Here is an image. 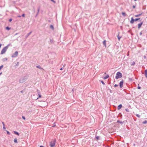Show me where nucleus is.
<instances>
[{
    "mask_svg": "<svg viewBox=\"0 0 147 147\" xmlns=\"http://www.w3.org/2000/svg\"><path fill=\"white\" fill-rule=\"evenodd\" d=\"M36 67L40 69H42V67L40 65H38L36 66Z\"/></svg>",
    "mask_w": 147,
    "mask_h": 147,
    "instance_id": "obj_17",
    "label": "nucleus"
},
{
    "mask_svg": "<svg viewBox=\"0 0 147 147\" xmlns=\"http://www.w3.org/2000/svg\"><path fill=\"white\" fill-rule=\"evenodd\" d=\"M122 14L123 15V16L124 17H125L126 16V14L125 12H122Z\"/></svg>",
    "mask_w": 147,
    "mask_h": 147,
    "instance_id": "obj_16",
    "label": "nucleus"
},
{
    "mask_svg": "<svg viewBox=\"0 0 147 147\" xmlns=\"http://www.w3.org/2000/svg\"><path fill=\"white\" fill-rule=\"evenodd\" d=\"M72 92H74V89H72Z\"/></svg>",
    "mask_w": 147,
    "mask_h": 147,
    "instance_id": "obj_44",
    "label": "nucleus"
},
{
    "mask_svg": "<svg viewBox=\"0 0 147 147\" xmlns=\"http://www.w3.org/2000/svg\"><path fill=\"white\" fill-rule=\"evenodd\" d=\"M12 20V19L11 18L9 20V22H11Z\"/></svg>",
    "mask_w": 147,
    "mask_h": 147,
    "instance_id": "obj_34",
    "label": "nucleus"
},
{
    "mask_svg": "<svg viewBox=\"0 0 147 147\" xmlns=\"http://www.w3.org/2000/svg\"><path fill=\"white\" fill-rule=\"evenodd\" d=\"M6 28L7 30H9L10 29V28H9L8 27H7Z\"/></svg>",
    "mask_w": 147,
    "mask_h": 147,
    "instance_id": "obj_24",
    "label": "nucleus"
},
{
    "mask_svg": "<svg viewBox=\"0 0 147 147\" xmlns=\"http://www.w3.org/2000/svg\"><path fill=\"white\" fill-rule=\"evenodd\" d=\"M134 22V19L132 18L131 19V20L130 21V22L131 24H133Z\"/></svg>",
    "mask_w": 147,
    "mask_h": 147,
    "instance_id": "obj_8",
    "label": "nucleus"
},
{
    "mask_svg": "<svg viewBox=\"0 0 147 147\" xmlns=\"http://www.w3.org/2000/svg\"><path fill=\"white\" fill-rule=\"evenodd\" d=\"M129 55V52H128V53L127 54V56H128V55Z\"/></svg>",
    "mask_w": 147,
    "mask_h": 147,
    "instance_id": "obj_49",
    "label": "nucleus"
},
{
    "mask_svg": "<svg viewBox=\"0 0 147 147\" xmlns=\"http://www.w3.org/2000/svg\"><path fill=\"white\" fill-rule=\"evenodd\" d=\"M50 27L52 30H54V28L53 26L52 25H51L50 26Z\"/></svg>",
    "mask_w": 147,
    "mask_h": 147,
    "instance_id": "obj_20",
    "label": "nucleus"
},
{
    "mask_svg": "<svg viewBox=\"0 0 147 147\" xmlns=\"http://www.w3.org/2000/svg\"><path fill=\"white\" fill-rule=\"evenodd\" d=\"M24 92V91L23 90H22L21 91H20V92L22 93Z\"/></svg>",
    "mask_w": 147,
    "mask_h": 147,
    "instance_id": "obj_41",
    "label": "nucleus"
},
{
    "mask_svg": "<svg viewBox=\"0 0 147 147\" xmlns=\"http://www.w3.org/2000/svg\"><path fill=\"white\" fill-rule=\"evenodd\" d=\"M22 118L23 119H24V120H25V119H26L25 117L24 116H22Z\"/></svg>",
    "mask_w": 147,
    "mask_h": 147,
    "instance_id": "obj_29",
    "label": "nucleus"
},
{
    "mask_svg": "<svg viewBox=\"0 0 147 147\" xmlns=\"http://www.w3.org/2000/svg\"><path fill=\"white\" fill-rule=\"evenodd\" d=\"M40 147H44V146H40Z\"/></svg>",
    "mask_w": 147,
    "mask_h": 147,
    "instance_id": "obj_51",
    "label": "nucleus"
},
{
    "mask_svg": "<svg viewBox=\"0 0 147 147\" xmlns=\"http://www.w3.org/2000/svg\"><path fill=\"white\" fill-rule=\"evenodd\" d=\"M14 133L15 134L17 135L18 136L19 135V134L18 132L16 131H14Z\"/></svg>",
    "mask_w": 147,
    "mask_h": 147,
    "instance_id": "obj_19",
    "label": "nucleus"
},
{
    "mask_svg": "<svg viewBox=\"0 0 147 147\" xmlns=\"http://www.w3.org/2000/svg\"><path fill=\"white\" fill-rule=\"evenodd\" d=\"M38 97L39 98H41V95L40 94V92H38Z\"/></svg>",
    "mask_w": 147,
    "mask_h": 147,
    "instance_id": "obj_13",
    "label": "nucleus"
},
{
    "mask_svg": "<svg viewBox=\"0 0 147 147\" xmlns=\"http://www.w3.org/2000/svg\"><path fill=\"white\" fill-rule=\"evenodd\" d=\"M109 75H106L105 77H104L103 78L104 79H106L107 78H108L109 77Z\"/></svg>",
    "mask_w": 147,
    "mask_h": 147,
    "instance_id": "obj_12",
    "label": "nucleus"
},
{
    "mask_svg": "<svg viewBox=\"0 0 147 147\" xmlns=\"http://www.w3.org/2000/svg\"><path fill=\"white\" fill-rule=\"evenodd\" d=\"M140 18H136L135 19H134V21H135V22L136 21H137L140 20Z\"/></svg>",
    "mask_w": 147,
    "mask_h": 147,
    "instance_id": "obj_21",
    "label": "nucleus"
},
{
    "mask_svg": "<svg viewBox=\"0 0 147 147\" xmlns=\"http://www.w3.org/2000/svg\"><path fill=\"white\" fill-rule=\"evenodd\" d=\"M146 77L147 78V75H145Z\"/></svg>",
    "mask_w": 147,
    "mask_h": 147,
    "instance_id": "obj_54",
    "label": "nucleus"
},
{
    "mask_svg": "<svg viewBox=\"0 0 147 147\" xmlns=\"http://www.w3.org/2000/svg\"><path fill=\"white\" fill-rule=\"evenodd\" d=\"M142 33L141 32H140V35H142Z\"/></svg>",
    "mask_w": 147,
    "mask_h": 147,
    "instance_id": "obj_50",
    "label": "nucleus"
},
{
    "mask_svg": "<svg viewBox=\"0 0 147 147\" xmlns=\"http://www.w3.org/2000/svg\"><path fill=\"white\" fill-rule=\"evenodd\" d=\"M9 46V44H8L6 46L4 47L2 50L1 54L3 55L6 52L7 50L8 49V48Z\"/></svg>",
    "mask_w": 147,
    "mask_h": 147,
    "instance_id": "obj_1",
    "label": "nucleus"
},
{
    "mask_svg": "<svg viewBox=\"0 0 147 147\" xmlns=\"http://www.w3.org/2000/svg\"><path fill=\"white\" fill-rule=\"evenodd\" d=\"M136 115L138 117L140 118V115L138 114H136Z\"/></svg>",
    "mask_w": 147,
    "mask_h": 147,
    "instance_id": "obj_27",
    "label": "nucleus"
},
{
    "mask_svg": "<svg viewBox=\"0 0 147 147\" xmlns=\"http://www.w3.org/2000/svg\"><path fill=\"white\" fill-rule=\"evenodd\" d=\"M5 60H7V59H5Z\"/></svg>",
    "mask_w": 147,
    "mask_h": 147,
    "instance_id": "obj_59",
    "label": "nucleus"
},
{
    "mask_svg": "<svg viewBox=\"0 0 147 147\" xmlns=\"http://www.w3.org/2000/svg\"><path fill=\"white\" fill-rule=\"evenodd\" d=\"M39 11H40V9H38V12H37V14H36V17L37 16L38 14V13Z\"/></svg>",
    "mask_w": 147,
    "mask_h": 147,
    "instance_id": "obj_22",
    "label": "nucleus"
},
{
    "mask_svg": "<svg viewBox=\"0 0 147 147\" xmlns=\"http://www.w3.org/2000/svg\"><path fill=\"white\" fill-rule=\"evenodd\" d=\"M65 65L64 64L63 65V67H65Z\"/></svg>",
    "mask_w": 147,
    "mask_h": 147,
    "instance_id": "obj_48",
    "label": "nucleus"
},
{
    "mask_svg": "<svg viewBox=\"0 0 147 147\" xmlns=\"http://www.w3.org/2000/svg\"><path fill=\"white\" fill-rule=\"evenodd\" d=\"M27 79V77L26 76H25L19 80V82L21 83H23L26 81Z\"/></svg>",
    "mask_w": 147,
    "mask_h": 147,
    "instance_id": "obj_2",
    "label": "nucleus"
},
{
    "mask_svg": "<svg viewBox=\"0 0 147 147\" xmlns=\"http://www.w3.org/2000/svg\"><path fill=\"white\" fill-rule=\"evenodd\" d=\"M138 89H140L141 88V87H140V86H138Z\"/></svg>",
    "mask_w": 147,
    "mask_h": 147,
    "instance_id": "obj_38",
    "label": "nucleus"
},
{
    "mask_svg": "<svg viewBox=\"0 0 147 147\" xmlns=\"http://www.w3.org/2000/svg\"><path fill=\"white\" fill-rule=\"evenodd\" d=\"M38 97L36 99H38Z\"/></svg>",
    "mask_w": 147,
    "mask_h": 147,
    "instance_id": "obj_56",
    "label": "nucleus"
},
{
    "mask_svg": "<svg viewBox=\"0 0 147 147\" xmlns=\"http://www.w3.org/2000/svg\"><path fill=\"white\" fill-rule=\"evenodd\" d=\"M17 34H18L17 33H16V34H15V35H17Z\"/></svg>",
    "mask_w": 147,
    "mask_h": 147,
    "instance_id": "obj_55",
    "label": "nucleus"
},
{
    "mask_svg": "<svg viewBox=\"0 0 147 147\" xmlns=\"http://www.w3.org/2000/svg\"><path fill=\"white\" fill-rule=\"evenodd\" d=\"M117 122H119V123L120 121H117Z\"/></svg>",
    "mask_w": 147,
    "mask_h": 147,
    "instance_id": "obj_53",
    "label": "nucleus"
},
{
    "mask_svg": "<svg viewBox=\"0 0 147 147\" xmlns=\"http://www.w3.org/2000/svg\"><path fill=\"white\" fill-rule=\"evenodd\" d=\"M14 142L16 143H18L17 140L16 138L14 139Z\"/></svg>",
    "mask_w": 147,
    "mask_h": 147,
    "instance_id": "obj_15",
    "label": "nucleus"
},
{
    "mask_svg": "<svg viewBox=\"0 0 147 147\" xmlns=\"http://www.w3.org/2000/svg\"><path fill=\"white\" fill-rule=\"evenodd\" d=\"M143 23L142 22H141V23L138 24V28H140L142 24Z\"/></svg>",
    "mask_w": 147,
    "mask_h": 147,
    "instance_id": "obj_9",
    "label": "nucleus"
},
{
    "mask_svg": "<svg viewBox=\"0 0 147 147\" xmlns=\"http://www.w3.org/2000/svg\"><path fill=\"white\" fill-rule=\"evenodd\" d=\"M2 123L3 124V126H5V124H4V122H2Z\"/></svg>",
    "mask_w": 147,
    "mask_h": 147,
    "instance_id": "obj_39",
    "label": "nucleus"
},
{
    "mask_svg": "<svg viewBox=\"0 0 147 147\" xmlns=\"http://www.w3.org/2000/svg\"><path fill=\"white\" fill-rule=\"evenodd\" d=\"M143 13V12H142L141 13L138 14V15H136L135 16L136 17H138L140 16Z\"/></svg>",
    "mask_w": 147,
    "mask_h": 147,
    "instance_id": "obj_10",
    "label": "nucleus"
},
{
    "mask_svg": "<svg viewBox=\"0 0 147 147\" xmlns=\"http://www.w3.org/2000/svg\"><path fill=\"white\" fill-rule=\"evenodd\" d=\"M145 75H147V69H146L145 70Z\"/></svg>",
    "mask_w": 147,
    "mask_h": 147,
    "instance_id": "obj_23",
    "label": "nucleus"
},
{
    "mask_svg": "<svg viewBox=\"0 0 147 147\" xmlns=\"http://www.w3.org/2000/svg\"><path fill=\"white\" fill-rule=\"evenodd\" d=\"M56 142V140L55 139H54L52 140L50 142V146L51 147H54L55 145Z\"/></svg>",
    "mask_w": 147,
    "mask_h": 147,
    "instance_id": "obj_3",
    "label": "nucleus"
},
{
    "mask_svg": "<svg viewBox=\"0 0 147 147\" xmlns=\"http://www.w3.org/2000/svg\"><path fill=\"white\" fill-rule=\"evenodd\" d=\"M1 45H1V44H0V48H1Z\"/></svg>",
    "mask_w": 147,
    "mask_h": 147,
    "instance_id": "obj_47",
    "label": "nucleus"
},
{
    "mask_svg": "<svg viewBox=\"0 0 147 147\" xmlns=\"http://www.w3.org/2000/svg\"><path fill=\"white\" fill-rule=\"evenodd\" d=\"M7 134H9V135L10 134V133L8 131H7Z\"/></svg>",
    "mask_w": 147,
    "mask_h": 147,
    "instance_id": "obj_30",
    "label": "nucleus"
},
{
    "mask_svg": "<svg viewBox=\"0 0 147 147\" xmlns=\"http://www.w3.org/2000/svg\"><path fill=\"white\" fill-rule=\"evenodd\" d=\"M96 138L97 139H98L99 138V137L97 136L96 137Z\"/></svg>",
    "mask_w": 147,
    "mask_h": 147,
    "instance_id": "obj_45",
    "label": "nucleus"
},
{
    "mask_svg": "<svg viewBox=\"0 0 147 147\" xmlns=\"http://www.w3.org/2000/svg\"><path fill=\"white\" fill-rule=\"evenodd\" d=\"M25 14H23L22 15V16L23 17H25Z\"/></svg>",
    "mask_w": 147,
    "mask_h": 147,
    "instance_id": "obj_35",
    "label": "nucleus"
},
{
    "mask_svg": "<svg viewBox=\"0 0 147 147\" xmlns=\"http://www.w3.org/2000/svg\"><path fill=\"white\" fill-rule=\"evenodd\" d=\"M121 36H119V34H118L117 36V38H118L119 40V41L120 40V38H121Z\"/></svg>",
    "mask_w": 147,
    "mask_h": 147,
    "instance_id": "obj_18",
    "label": "nucleus"
},
{
    "mask_svg": "<svg viewBox=\"0 0 147 147\" xmlns=\"http://www.w3.org/2000/svg\"><path fill=\"white\" fill-rule=\"evenodd\" d=\"M122 76V74L120 72H117L115 76V78L116 79H117L119 78H121Z\"/></svg>",
    "mask_w": 147,
    "mask_h": 147,
    "instance_id": "obj_4",
    "label": "nucleus"
},
{
    "mask_svg": "<svg viewBox=\"0 0 147 147\" xmlns=\"http://www.w3.org/2000/svg\"><path fill=\"white\" fill-rule=\"evenodd\" d=\"M18 55V52L17 51H16L11 56L12 58L16 57Z\"/></svg>",
    "mask_w": 147,
    "mask_h": 147,
    "instance_id": "obj_5",
    "label": "nucleus"
},
{
    "mask_svg": "<svg viewBox=\"0 0 147 147\" xmlns=\"http://www.w3.org/2000/svg\"><path fill=\"white\" fill-rule=\"evenodd\" d=\"M135 64V62L134 61L131 64V65H134Z\"/></svg>",
    "mask_w": 147,
    "mask_h": 147,
    "instance_id": "obj_26",
    "label": "nucleus"
},
{
    "mask_svg": "<svg viewBox=\"0 0 147 147\" xmlns=\"http://www.w3.org/2000/svg\"><path fill=\"white\" fill-rule=\"evenodd\" d=\"M101 82L104 85L105 84L104 83V82H103V81L102 80L101 81Z\"/></svg>",
    "mask_w": 147,
    "mask_h": 147,
    "instance_id": "obj_31",
    "label": "nucleus"
},
{
    "mask_svg": "<svg viewBox=\"0 0 147 147\" xmlns=\"http://www.w3.org/2000/svg\"><path fill=\"white\" fill-rule=\"evenodd\" d=\"M147 123V121L146 120H145L143 122V124H146Z\"/></svg>",
    "mask_w": 147,
    "mask_h": 147,
    "instance_id": "obj_25",
    "label": "nucleus"
},
{
    "mask_svg": "<svg viewBox=\"0 0 147 147\" xmlns=\"http://www.w3.org/2000/svg\"><path fill=\"white\" fill-rule=\"evenodd\" d=\"M2 74V72H1V73H0V75L1 74Z\"/></svg>",
    "mask_w": 147,
    "mask_h": 147,
    "instance_id": "obj_52",
    "label": "nucleus"
},
{
    "mask_svg": "<svg viewBox=\"0 0 147 147\" xmlns=\"http://www.w3.org/2000/svg\"><path fill=\"white\" fill-rule=\"evenodd\" d=\"M134 1H136L137 0H134Z\"/></svg>",
    "mask_w": 147,
    "mask_h": 147,
    "instance_id": "obj_57",
    "label": "nucleus"
},
{
    "mask_svg": "<svg viewBox=\"0 0 147 147\" xmlns=\"http://www.w3.org/2000/svg\"><path fill=\"white\" fill-rule=\"evenodd\" d=\"M18 17L20 18L21 17V16H18Z\"/></svg>",
    "mask_w": 147,
    "mask_h": 147,
    "instance_id": "obj_46",
    "label": "nucleus"
},
{
    "mask_svg": "<svg viewBox=\"0 0 147 147\" xmlns=\"http://www.w3.org/2000/svg\"><path fill=\"white\" fill-rule=\"evenodd\" d=\"M133 8H135V5H133Z\"/></svg>",
    "mask_w": 147,
    "mask_h": 147,
    "instance_id": "obj_42",
    "label": "nucleus"
},
{
    "mask_svg": "<svg viewBox=\"0 0 147 147\" xmlns=\"http://www.w3.org/2000/svg\"><path fill=\"white\" fill-rule=\"evenodd\" d=\"M123 80L121 81L119 83V86L120 88L123 87Z\"/></svg>",
    "mask_w": 147,
    "mask_h": 147,
    "instance_id": "obj_6",
    "label": "nucleus"
},
{
    "mask_svg": "<svg viewBox=\"0 0 147 147\" xmlns=\"http://www.w3.org/2000/svg\"><path fill=\"white\" fill-rule=\"evenodd\" d=\"M3 67V65H2L1 66H0V70L2 69Z\"/></svg>",
    "mask_w": 147,
    "mask_h": 147,
    "instance_id": "obj_28",
    "label": "nucleus"
},
{
    "mask_svg": "<svg viewBox=\"0 0 147 147\" xmlns=\"http://www.w3.org/2000/svg\"><path fill=\"white\" fill-rule=\"evenodd\" d=\"M19 62H18L17 63V64L16 65H19Z\"/></svg>",
    "mask_w": 147,
    "mask_h": 147,
    "instance_id": "obj_40",
    "label": "nucleus"
},
{
    "mask_svg": "<svg viewBox=\"0 0 147 147\" xmlns=\"http://www.w3.org/2000/svg\"><path fill=\"white\" fill-rule=\"evenodd\" d=\"M53 2H54V3H55V1L54 0H51Z\"/></svg>",
    "mask_w": 147,
    "mask_h": 147,
    "instance_id": "obj_37",
    "label": "nucleus"
},
{
    "mask_svg": "<svg viewBox=\"0 0 147 147\" xmlns=\"http://www.w3.org/2000/svg\"><path fill=\"white\" fill-rule=\"evenodd\" d=\"M5 60H7V59H5Z\"/></svg>",
    "mask_w": 147,
    "mask_h": 147,
    "instance_id": "obj_58",
    "label": "nucleus"
},
{
    "mask_svg": "<svg viewBox=\"0 0 147 147\" xmlns=\"http://www.w3.org/2000/svg\"><path fill=\"white\" fill-rule=\"evenodd\" d=\"M118 86V85H117V84H115V85H114V87H117V86Z\"/></svg>",
    "mask_w": 147,
    "mask_h": 147,
    "instance_id": "obj_33",
    "label": "nucleus"
},
{
    "mask_svg": "<svg viewBox=\"0 0 147 147\" xmlns=\"http://www.w3.org/2000/svg\"><path fill=\"white\" fill-rule=\"evenodd\" d=\"M32 32H31L30 33H28L26 35V38H27L29 36V35Z\"/></svg>",
    "mask_w": 147,
    "mask_h": 147,
    "instance_id": "obj_11",
    "label": "nucleus"
},
{
    "mask_svg": "<svg viewBox=\"0 0 147 147\" xmlns=\"http://www.w3.org/2000/svg\"><path fill=\"white\" fill-rule=\"evenodd\" d=\"M103 45L105 47H106V40H104L103 42Z\"/></svg>",
    "mask_w": 147,
    "mask_h": 147,
    "instance_id": "obj_14",
    "label": "nucleus"
},
{
    "mask_svg": "<svg viewBox=\"0 0 147 147\" xmlns=\"http://www.w3.org/2000/svg\"><path fill=\"white\" fill-rule=\"evenodd\" d=\"M122 105L121 104H120L118 105L117 107V108L118 110L120 109L122 107Z\"/></svg>",
    "mask_w": 147,
    "mask_h": 147,
    "instance_id": "obj_7",
    "label": "nucleus"
},
{
    "mask_svg": "<svg viewBox=\"0 0 147 147\" xmlns=\"http://www.w3.org/2000/svg\"><path fill=\"white\" fill-rule=\"evenodd\" d=\"M3 129L4 130H5V129L6 128H5V126H3Z\"/></svg>",
    "mask_w": 147,
    "mask_h": 147,
    "instance_id": "obj_36",
    "label": "nucleus"
},
{
    "mask_svg": "<svg viewBox=\"0 0 147 147\" xmlns=\"http://www.w3.org/2000/svg\"><path fill=\"white\" fill-rule=\"evenodd\" d=\"M125 110L127 112L129 111V110L127 109H125Z\"/></svg>",
    "mask_w": 147,
    "mask_h": 147,
    "instance_id": "obj_32",
    "label": "nucleus"
},
{
    "mask_svg": "<svg viewBox=\"0 0 147 147\" xmlns=\"http://www.w3.org/2000/svg\"><path fill=\"white\" fill-rule=\"evenodd\" d=\"M63 67H62V68H60V70H62L63 69Z\"/></svg>",
    "mask_w": 147,
    "mask_h": 147,
    "instance_id": "obj_43",
    "label": "nucleus"
}]
</instances>
